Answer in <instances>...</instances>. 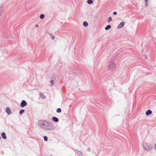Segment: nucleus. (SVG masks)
Instances as JSON below:
<instances>
[{"instance_id":"10","label":"nucleus","mask_w":156,"mask_h":156,"mask_svg":"<svg viewBox=\"0 0 156 156\" xmlns=\"http://www.w3.org/2000/svg\"><path fill=\"white\" fill-rule=\"evenodd\" d=\"M76 151V153L77 155L79 156H83V154L81 151Z\"/></svg>"},{"instance_id":"8","label":"nucleus","mask_w":156,"mask_h":156,"mask_svg":"<svg viewBox=\"0 0 156 156\" xmlns=\"http://www.w3.org/2000/svg\"><path fill=\"white\" fill-rule=\"evenodd\" d=\"M152 113V111L150 110H147L146 112V115L147 116H149Z\"/></svg>"},{"instance_id":"3","label":"nucleus","mask_w":156,"mask_h":156,"mask_svg":"<svg viewBox=\"0 0 156 156\" xmlns=\"http://www.w3.org/2000/svg\"><path fill=\"white\" fill-rule=\"evenodd\" d=\"M143 147L144 149L147 151H149L150 150L152 147L150 146L149 144H147L146 143H144L143 144Z\"/></svg>"},{"instance_id":"20","label":"nucleus","mask_w":156,"mask_h":156,"mask_svg":"<svg viewBox=\"0 0 156 156\" xmlns=\"http://www.w3.org/2000/svg\"><path fill=\"white\" fill-rule=\"evenodd\" d=\"M44 141H47L48 140V138L46 136H44Z\"/></svg>"},{"instance_id":"24","label":"nucleus","mask_w":156,"mask_h":156,"mask_svg":"<svg viewBox=\"0 0 156 156\" xmlns=\"http://www.w3.org/2000/svg\"><path fill=\"white\" fill-rule=\"evenodd\" d=\"M117 14V12H116V11H114L113 12V14L114 15H116Z\"/></svg>"},{"instance_id":"19","label":"nucleus","mask_w":156,"mask_h":156,"mask_svg":"<svg viewBox=\"0 0 156 156\" xmlns=\"http://www.w3.org/2000/svg\"><path fill=\"white\" fill-rule=\"evenodd\" d=\"M2 5L1 6H0V16H1V14L2 13Z\"/></svg>"},{"instance_id":"4","label":"nucleus","mask_w":156,"mask_h":156,"mask_svg":"<svg viewBox=\"0 0 156 156\" xmlns=\"http://www.w3.org/2000/svg\"><path fill=\"white\" fill-rule=\"evenodd\" d=\"M27 105V102L24 100H23L20 103V106L22 108H23Z\"/></svg>"},{"instance_id":"27","label":"nucleus","mask_w":156,"mask_h":156,"mask_svg":"<svg viewBox=\"0 0 156 156\" xmlns=\"http://www.w3.org/2000/svg\"><path fill=\"white\" fill-rule=\"evenodd\" d=\"M155 148H154V149H156V144H155Z\"/></svg>"},{"instance_id":"15","label":"nucleus","mask_w":156,"mask_h":156,"mask_svg":"<svg viewBox=\"0 0 156 156\" xmlns=\"http://www.w3.org/2000/svg\"><path fill=\"white\" fill-rule=\"evenodd\" d=\"M87 3L89 4H91L93 3V1L92 0H88Z\"/></svg>"},{"instance_id":"22","label":"nucleus","mask_w":156,"mask_h":156,"mask_svg":"<svg viewBox=\"0 0 156 156\" xmlns=\"http://www.w3.org/2000/svg\"><path fill=\"white\" fill-rule=\"evenodd\" d=\"M51 86H53L54 84V80H51Z\"/></svg>"},{"instance_id":"13","label":"nucleus","mask_w":156,"mask_h":156,"mask_svg":"<svg viewBox=\"0 0 156 156\" xmlns=\"http://www.w3.org/2000/svg\"><path fill=\"white\" fill-rule=\"evenodd\" d=\"M88 24L86 21H84L83 23V25L85 27H87L88 26Z\"/></svg>"},{"instance_id":"5","label":"nucleus","mask_w":156,"mask_h":156,"mask_svg":"<svg viewBox=\"0 0 156 156\" xmlns=\"http://www.w3.org/2000/svg\"><path fill=\"white\" fill-rule=\"evenodd\" d=\"M125 23L124 22H121L119 24L117 28L118 29H121L122 28L124 25Z\"/></svg>"},{"instance_id":"28","label":"nucleus","mask_w":156,"mask_h":156,"mask_svg":"<svg viewBox=\"0 0 156 156\" xmlns=\"http://www.w3.org/2000/svg\"><path fill=\"white\" fill-rule=\"evenodd\" d=\"M69 106V107H71L72 106H71V105H70Z\"/></svg>"},{"instance_id":"25","label":"nucleus","mask_w":156,"mask_h":156,"mask_svg":"<svg viewBox=\"0 0 156 156\" xmlns=\"http://www.w3.org/2000/svg\"><path fill=\"white\" fill-rule=\"evenodd\" d=\"M87 150L88 151H90V148H87Z\"/></svg>"},{"instance_id":"18","label":"nucleus","mask_w":156,"mask_h":156,"mask_svg":"<svg viewBox=\"0 0 156 156\" xmlns=\"http://www.w3.org/2000/svg\"><path fill=\"white\" fill-rule=\"evenodd\" d=\"M112 20V18L111 16H109L108 19V22L109 23Z\"/></svg>"},{"instance_id":"6","label":"nucleus","mask_w":156,"mask_h":156,"mask_svg":"<svg viewBox=\"0 0 156 156\" xmlns=\"http://www.w3.org/2000/svg\"><path fill=\"white\" fill-rule=\"evenodd\" d=\"M52 120L53 122H57L59 121V119L57 117L54 116L52 118Z\"/></svg>"},{"instance_id":"1","label":"nucleus","mask_w":156,"mask_h":156,"mask_svg":"<svg viewBox=\"0 0 156 156\" xmlns=\"http://www.w3.org/2000/svg\"><path fill=\"white\" fill-rule=\"evenodd\" d=\"M38 124L41 128L46 130H52L54 129L53 124L49 121L44 120H40Z\"/></svg>"},{"instance_id":"16","label":"nucleus","mask_w":156,"mask_h":156,"mask_svg":"<svg viewBox=\"0 0 156 156\" xmlns=\"http://www.w3.org/2000/svg\"><path fill=\"white\" fill-rule=\"evenodd\" d=\"M44 16H44V14H41L40 15V18L41 19H43L44 18Z\"/></svg>"},{"instance_id":"12","label":"nucleus","mask_w":156,"mask_h":156,"mask_svg":"<svg viewBox=\"0 0 156 156\" xmlns=\"http://www.w3.org/2000/svg\"><path fill=\"white\" fill-rule=\"evenodd\" d=\"M111 26L110 25H107L106 27L105 28V29L106 30H108L110 29L111 28Z\"/></svg>"},{"instance_id":"7","label":"nucleus","mask_w":156,"mask_h":156,"mask_svg":"<svg viewBox=\"0 0 156 156\" xmlns=\"http://www.w3.org/2000/svg\"><path fill=\"white\" fill-rule=\"evenodd\" d=\"M6 112L8 115H10L11 114V110L9 107H7L6 108Z\"/></svg>"},{"instance_id":"11","label":"nucleus","mask_w":156,"mask_h":156,"mask_svg":"<svg viewBox=\"0 0 156 156\" xmlns=\"http://www.w3.org/2000/svg\"><path fill=\"white\" fill-rule=\"evenodd\" d=\"M40 96L41 98L42 99H45V96L42 93H39Z\"/></svg>"},{"instance_id":"23","label":"nucleus","mask_w":156,"mask_h":156,"mask_svg":"<svg viewBox=\"0 0 156 156\" xmlns=\"http://www.w3.org/2000/svg\"><path fill=\"white\" fill-rule=\"evenodd\" d=\"M50 36H51V39L52 40H53L55 39V37L54 35L51 34L50 35Z\"/></svg>"},{"instance_id":"21","label":"nucleus","mask_w":156,"mask_h":156,"mask_svg":"<svg viewBox=\"0 0 156 156\" xmlns=\"http://www.w3.org/2000/svg\"><path fill=\"white\" fill-rule=\"evenodd\" d=\"M144 1H145V6L146 7H147L148 6L147 2L148 0H144Z\"/></svg>"},{"instance_id":"26","label":"nucleus","mask_w":156,"mask_h":156,"mask_svg":"<svg viewBox=\"0 0 156 156\" xmlns=\"http://www.w3.org/2000/svg\"><path fill=\"white\" fill-rule=\"evenodd\" d=\"M35 27H38V25L37 24H36V25H35Z\"/></svg>"},{"instance_id":"14","label":"nucleus","mask_w":156,"mask_h":156,"mask_svg":"<svg viewBox=\"0 0 156 156\" xmlns=\"http://www.w3.org/2000/svg\"><path fill=\"white\" fill-rule=\"evenodd\" d=\"M25 112V110H24V109H21V110H20V112H19V114L20 115H22L23 113H24Z\"/></svg>"},{"instance_id":"2","label":"nucleus","mask_w":156,"mask_h":156,"mask_svg":"<svg viewBox=\"0 0 156 156\" xmlns=\"http://www.w3.org/2000/svg\"><path fill=\"white\" fill-rule=\"evenodd\" d=\"M115 66V63L113 61H111L108 65V70H113Z\"/></svg>"},{"instance_id":"17","label":"nucleus","mask_w":156,"mask_h":156,"mask_svg":"<svg viewBox=\"0 0 156 156\" xmlns=\"http://www.w3.org/2000/svg\"><path fill=\"white\" fill-rule=\"evenodd\" d=\"M61 111V109L60 108H58L56 110V112L58 113H60Z\"/></svg>"},{"instance_id":"9","label":"nucleus","mask_w":156,"mask_h":156,"mask_svg":"<svg viewBox=\"0 0 156 156\" xmlns=\"http://www.w3.org/2000/svg\"><path fill=\"white\" fill-rule=\"evenodd\" d=\"M1 136L3 139H6L7 138V136L5 132H2L1 134Z\"/></svg>"}]
</instances>
